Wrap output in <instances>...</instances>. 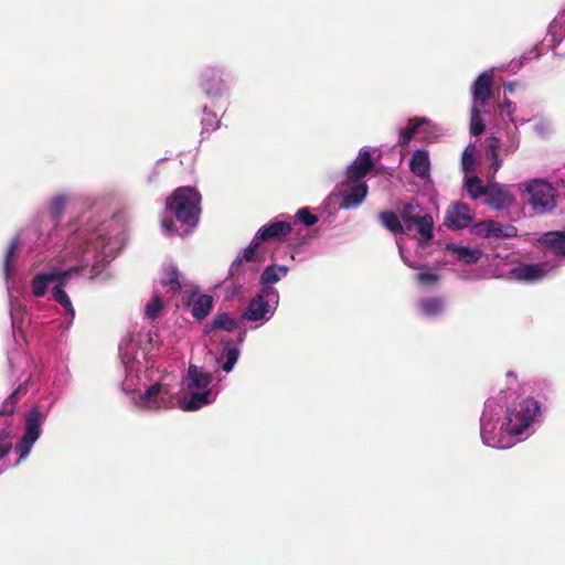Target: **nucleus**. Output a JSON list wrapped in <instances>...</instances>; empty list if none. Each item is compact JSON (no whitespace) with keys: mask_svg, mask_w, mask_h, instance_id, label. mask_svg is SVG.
<instances>
[{"mask_svg":"<svg viewBox=\"0 0 565 565\" xmlns=\"http://www.w3.org/2000/svg\"><path fill=\"white\" fill-rule=\"evenodd\" d=\"M120 244L117 237L108 236L105 224H82L68 235L56 258L32 276L31 296L41 298L52 287V298L63 307L72 321L75 309L65 291L68 281L89 265L95 269L108 263L120 248Z\"/></svg>","mask_w":565,"mask_h":565,"instance_id":"obj_1","label":"nucleus"},{"mask_svg":"<svg viewBox=\"0 0 565 565\" xmlns=\"http://www.w3.org/2000/svg\"><path fill=\"white\" fill-rule=\"evenodd\" d=\"M120 358L125 366L121 388L130 395L131 403L145 411L169 409L174 406L177 392L167 375H160L152 367L142 371L147 353L129 340L120 344Z\"/></svg>","mask_w":565,"mask_h":565,"instance_id":"obj_2","label":"nucleus"},{"mask_svg":"<svg viewBox=\"0 0 565 565\" xmlns=\"http://www.w3.org/2000/svg\"><path fill=\"white\" fill-rule=\"evenodd\" d=\"M201 195L190 186L177 189L168 199L161 218V227L167 236H183L199 222Z\"/></svg>","mask_w":565,"mask_h":565,"instance_id":"obj_3","label":"nucleus"},{"mask_svg":"<svg viewBox=\"0 0 565 565\" xmlns=\"http://www.w3.org/2000/svg\"><path fill=\"white\" fill-rule=\"evenodd\" d=\"M212 382L211 373L202 367L190 365L181 382L179 407L184 412H193L215 402L218 391Z\"/></svg>","mask_w":565,"mask_h":565,"instance_id":"obj_4","label":"nucleus"},{"mask_svg":"<svg viewBox=\"0 0 565 565\" xmlns=\"http://www.w3.org/2000/svg\"><path fill=\"white\" fill-rule=\"evenodd\" d=\"M525 121V119L511 118L510 124H504L487 137L486 152L490 160L491 178L501 169L504 158L519 150L521 145L519 127Z\"/></svg>","mask_w":565,"mask_h":565,"instance_id":"obj_5","label":"nucleus"},{"mask_svg":"<svg viewBox=\"0 0 565 565\" xmlns=\"http://www.w3.org/2000/svg\"><path fill=\"white\" fill-rule=\"evenodd\" d=\"M373 161L369 150H362L355 161L348 168V180L338 186L342 199L340 207L352 209L362 204L367 194V185L363 178L372 170Z\"/></svg>","mask_w":565,"mask_h":565,"instance_id":"obj_6","label":"nucleus"},{"mask_svg":"<svg viewBox=\"0 0 565 565\" xmlns=\"http://www.w3.org/2000/svg\"><path fill=\"white\" fill-rule=\"evenodd\" d=\"M540 415V405L532 397H521L507 409L504 429L514 445L529 438L534 433V425Z\"/></svg>","mask_w":565,"mask_h":565,"instance_id":"obj_7","label":"nucleus"},{"mask_svg":"<svg viewBox=\"0 0 565 565\" xmlns=\"http://www.w3.org/2000/svg\"><path fill=\"white\" fill-rule=\"evenodd\" d=\"M502 406L497 398H489L484 404V409L480 418V436L482 443L492 448L508 449L514 445V441L508 436L504 429V422L498 426Z\"/></svg>","mask_w":565,"mask_h":565,"instance_id":"obj_8","label":"nucleus"},{"mask_svg":"<svg viewBox=\"0 0 565 565\" xmlns=\"http://www.w3.org/2000/svg\"><path fill=\"white\" fill-rule=\"evenodd\" d=\"M493 70L482 72L472 84V106L470 116V132L479 136L484 131L486 124L482 115L492 96Z\"/></svg>","mask_w":565,"mask_h":565,"instance_id":"obj_9","label":"nucleus"},{"mask_svg":"<svg viewBox=\"0 0 565 565\" xmlns=\"http://www.w3.org/2000/svg\"><path fill=\"white\" fill-rule=\"evenodd\" d=\"M291 232L290 223L284 221H275L265 225L258 230L255 237L243 252L239 254L236 259L232 263L230 268V275L234 276L238 270L243 262H256L262 260L256 254V249L259 245L260 241L269 239V238H281Z\"/></svg>","mask_w":565,"mask_h":565,"instance_id":"obj_10","label":"nucleus"},{"mask_svg":"<svg viewBox=\"0 0 565 565\" xmlns=\"http://www.w3.org/2000/svg\"><path fill=\"white\" fill-rule=\"evenodd\" d=\"M278 302V291L270 286H266L263 288L260 294L252 298L245 311L243 312L242 318L248 321L257 322L258 324L256 327L262 326L269 321L274 316Z\"/></svg>","mask_w":565,"mask_h":565,"instance_id":"obj_11","label":"nucleus"},{"mask_svg":"<svg viewBox=\"0 0 565 565\" xmlns=\"http://www.w3.org/2000/svg\"><path fill=\"white\" fill-rule=\"evenodd\" d=\"M524 191L534 213L544 214L555 207V190L548 182L532 180L525 184Z\"/></svg>","mask_w":565,"mask_h":565,"instance_id":"obj_12","label":"nucleus"},{"mask_svg":"<svg viewBox=\"0 0 565 565\" xmlns=\"http://www.w3.org/2000/svg\"><path fill=\"white\" fill-rule=\"evenodd\" d=\"M558 267L559 262L556 259H547L536 264H521L510 270L509 277L512 280L532 284L544 279Z\"/></svg>","mask_w":565,"mask_h":565,"instance_id":"obj_13","label":"nucleus"},{"mask_svg":"<svg viewBox=\"0 0 565 565\" xmlns=\"http://www.w3.org/2000/svg\"><path fill=\"white\" fill-rule=\"evenodd\" d=\"M45 415L41 413L38 408H32L26 413L25 416V430L17 445L15 450L19 454L18 463L25 459L34 443L39 439L42 431V424L44 423Z\"/></svg>","mask_w":565,"mask_h":565,"instance_id":"obj_14","label":"nucleus"},{"mask_svg":"<svg viewBox=\"0 0 565 565\" xmlns=\"http://www.w3.org/2000/svg\"><path fill=\"white\" fill-rule=\"evenodd\" d=\"M402 220L405 231L416 230L423 242H429L433 238V217L429 214L422 215L417 206L406 205L402 211Z\"/></svg>","mask_w":565,"mask_h":565,"instance_id":"obj_15","label":"nucleus"},{"mask_svg":"<svg viewBox=\"0 0 565 565\" xmlns=\"http://www.w3.org/2000/svg\"><path fill=\"white\" fill-rule=\"evenodd\" d=\"M40 236L38 235V231L35 228H26L18 234V236L12 239L10 243L8 250L4 255L3 263V273L6 279L8 280L14 274V259L17 255V250L22 244H30V247L39 246L38 241Z\"/></svg>","mask_w":565,"mask_h":565,"instance_id":"obj_16","label":"nucleus"},{"mask_svg":"<svg viewBox=\"0 0 565 565\" xmlns=\"http://www.w3.org/2000/svg\"><path fill=\"white\" fill-rule=\"evenodd\" d=\"M487 204L495 210L507 209L514 202V196L508 185L492 183L488 185Z\"/></svg>","mask_w":565,"mask_h":565,"instance_id":"obj_17","label":"nucleus"},{"mask_svg":"<svg viewBox=\"0 0 565 565\" xmlns=\"http://www.w3.org/2000/svg\"><path fill=\"white\" fill-rule=\"evenodd\" d=\"M472 211L463 203H457L449 207L445 215L444 224L448 228L459 230L467 227L472 222Z\"/></svg>","mask_w":565,"mask_h":565,"instance_id":"obj_18","label":"nucleus"},{"mask_svg":"<svg viewBox=\"0 0 565 565\" xmlns=\"http://www.w3.org/2000/svg\"><path fill=\"white\" fill-rule=\"evenodd\" d=\"M431 128V122L426 118L411 119L408 127L399 132V143L405 147L416 136L423 140L429 139Z\"/></svg>","mask_w":565,"mask_h":565,"instance_id":"obj_19","label":"nucleus"},{"mask_svg":"<svg viewBox=\"0 0 565 565\" xmlns=\"http://www.w3.org/2000/svg\"><path fill=\"white\" fill-rule=\"evenodd\" d=\"M472 231L481 237H513L516 234L514 226H504L491 220L475 224Z\"/></svg>","mask_w":565,"mask_h":565,"instance_id":"obj_20","label":"nucleus"},{"mask_svg":"<svg viewBox=\"0 0 565 565\" xmlns=\"http://www.w3.org/2000/svg\"><path fill=\"white\" fill-rule=\"evenodd\" d=\"M541 245L546 249L545 254L555 255L553 259L561 263L559 257L565 256V232H548L540 238Z\"/></svg>","mask_w":565,"mask_h":565,"instance_id":"obj_21","label":"nucleus"},{"mask_svg":"<svg viewBox=\"0 0 565 565\" xmlns=\"http://www.w3.org/2000/svg\"><path fill=\"white\" fill-rule=\"evenodd\" d=\"M202 86L206 95L211 97L222 95L227 88L222 73L216 70H210L203 74Z\"/></svg>","mask_w":565,"mask_h":565,"instance_id":"obj_22","label":"nucleus"},{"mask_svg":"<svg viewBox=\"0 0 565 565\" xmlns=\"http://www.w3.org/2000/svg\"><path fill=\"white\" fill-rule=\"evenodd\" d=\"M411 171L420 179H426L430 173V159L426 150H416L409 161Z\"/></svg>","mask_w":565,"mask_h":565,"instance_id":"obj_23","label":"nucleus"},{"mask_svg":"<svg viewBox=\"0 0 565 565\" xmlns=\"http://www.w3.org/2000/svg\"><path fill=\"white\" fill-rule=\"evenodd\" d=\"M8 292L10 298V316L13 330H22L26 321L28 313L23 308L20 299L13 296L11 288L8 286Z\"/></svg>","mask_w":565,"mask_h":565,"instance_id":"obj_24","label":"nucleus"},{"mask_svg":"<svg viewBox=\"0 0 565 565\" xmlns=\"http://www.w3.org/2000/svg\"><path fill=\"white\" fill-rule=\"evenodd\" d=\"M160 285L170 294H175L182 287L181 275L173 265L164 267Z\"/></svg>","mask_w":565,"mask_h":565,"instance_id":"obj_25","label":"nucleus"},{"mask_svg":"<svg viewBox=\"0 0 565 565\" xmlns=\"http://www.w3.org/2000/svg\"><path fill=\"white\" fill-rule=\"evenodd\" d=\"M213 299L209 295L198 296L191 303V313L194 318L204 319L212 309Z\"/></svg>","mask_w":565,"mask_h":565,"instance_id":"obj_26","label":"nucleus"},{"mask_svg":"<svg viewBox=\"0 0 565 565\" xmlns=\"http://www.w3.org/2000/svg\"><path fill=\"white\" fill-rule=\"evenodd\" d=\"M449 250H451L452 255L458 259L466 264H472L480 259L481 252L477 248H470L466 246L450 245L448 246Z\"/></svg>","mask_w":565,"mask_h":565,"instance_id":"obj_27","label":"nucleus"},{"mask_svg":"<svg viewBox=\"0 0 565 565\" xmlns=\"http://www.w3.org/2000/svg\"><path fill=\"white\" fill-rule=\"evenodd\" d=\"M419 308L423 315L427 317H436L445 309V301L438 297L424 298L419 301Z\"/></svg>","mask_w":565,"mask_h":565,"instance_id":"obj_28","label":"nucleus"},{"mask_svg":"<svg viewBox=\"0 0 565 565\" xmlns=\"http://www.w3.org/2000/svg\"><path fill=\"white\" fill-rule=\"evenodd\" d=\"M288 273V267L284 265H273L264 269L260 281L263 285H271L279 281Z\"/></svg>","mask_w":565,"mask_h":565,"instance_id":"obj_29","label":"nucleus"},{"mask_svg":"<svg viewBox=\"0 0 565 565\" xmlns=\"http://www.w3.org/2000/svg\"><path fill=\"white\" fill-rule=\"evenodd\" d=\"M163 308L164 301L162 300L161 295L159 291H154L152 298L145 306V317L150 321H154L159 318Z\"/></svg>","mask_w":565,"mask_h":565,"instance_id":"obj_30","label":"nucleus"},{"mask_svg":"<svg viewBox=\"0 0 565 565\" xmlns=\"http://www.w3.org/2000/svg\"><path fill=\"white\" fill-rule=\"evenodd\" d=\"M465 188L472 199L487 195L488 186H484L477 175H466Z\"/></svg>","mask_w":565,"mask_h":565,"instance_id":"obj_31","label":"nucleus"},{"mask_svg":"<svg viewBox=\"0 0 565 565\" xmlns=\"http://www.w3.org/2000/svg\"><path fill=\"white\" fill-rule=\"evenodd\" d=\"M477 152V147L472 143L468 145L462 152L461 167L466 175L476 170Z\"/></svg>","mask_w":565,"mask_h":565,"instance_id":"obj_32","label":"nucleus"},{"mask_svg":"<svg viewBox=\"0 0 565 565\" xmlns=\"http://www.w3.org/2000/svg\"><path fill=\"white\" fill-rule=\"evenodd\" d=\"M237 327H238L237 320L235 318H233L232 316H230L228 313L224 312V313L217 315L214 318L213 323L210 327H207L206 330L210 331L212 329H223L225 331H233Z\"/></svg>","mask_w":565,"mask_h":565,"instance_id":"obj_33","label":"nucleus"},{"mask_svg":"<svg viewBox=\"0 0 565 565\" xmlns=\"http://www.w3.org/2000/svg\"><path fill=\"white\" fill-rule=\"evenodd\" d=\"M239 351L235 347H226L222 354V369L225 372H231L238 360Z\"/></svg>","mask_w":565,"mask_h":565,"instance_id":"obj_34","label":"nucleus"},{"mask_svg":"<svg viewBox=\"0 0 565 565\" xmlns=\"http://www.w3.org/2000/svg\"><path fill=\"white\" fill-rule=\"evenodd\" d=\"M382 224L390 231L397 233L405 230V226L401 224L397 215L393 212H384L381 214Z\"/></svg>","mask_w":565,"mask_h":565,"instance_id":"obj_35","label":"nucleus"},{"mask_svg":"<svg viewBox=\"0 0 565 565\" xmlns=\"http://www.w3.org/2000/svg\"><path fill=\"white\" fill-rule=\"evenodd\" d=\"M67 201H68L67 196L63 195V194L56 195L52 199L51 204H50V212L53 217H56L57 215H60L63 212V210L65 209V206L67 204Z\"/></svg>","mask_w":565,"mask_h":565,"instance_id":"obj_36","label":"nucleus"},{"mask_svg":"<svg viewBox=\"0 0 565 565\" xmlns=\"http://www.w3.org/2000/svg\"><path fill=\"white\" fill-rule=\"evenodd\" d=\"M297 220L306 226H311L318 222V217L310 213L309 209L302 207L296 213Z\"/></svg>","mask_w":565,"mask_h":565,"instance_id":"obj_37","label":"nucleus"},{"mask_svg":"<svg viewBox=\"0 0 565 565\" xmlns=\"http://www.w3.org/2000/svg\"><path fill=\"white\" fill-rule=\"evenodd\" d=\"M548 46L554 55L565 57V38H550Z\"/></svg>","mask_w":565,"mask_h":565,"instance_id":"obj_38","label":"nucleus"},{"mask_svg":"<svg viewBox=\"0 0 565 565\" xmlns=\"http://www.w3.org/2000/svg\"><path fill=\"white\" fill-rule=\"evenodd\" d=\"M499 108H500V111H501L502 115L509 116V121L511 120V118H515L513 115L516 111V106L511 100L503 99L499 104Z\"/></svg>","mask_w":565,"mask_h":565,"instance_id":"obj_39","label":"nucleus"},{"mask_svg":"<svg viewBox=\"0 0 565 565\" xmlns=\"http://www.w3.org/2000/svg\"><path fill=\"white\" fill-rule=\"evenodd\" d=\"M417 280L423 285H434L438 280V275L433 270H426L417 275Z\"/></svg>","mask_w":565,"mask_h":565,"instance_id":"obj_40","label":"nucleus"},{"mask_svg":"<svg viewBox=\"0 0 565 565\" xmlns=\"http://www.w3.org/2000/svg\"><path fill=\"white\" fill-rule=\"evenodd\" d=\"M565 24V9L562 10L551 22L548 33L554 35L557 32V28Z\"/></svg>","mask_w":565,"mask_h":565,"instance_id":"obj_41","label":"nucleus"},{"mask_svg":"<svg viewBox=\"0 0 565 565\" xmlns=\"http://www.w3.org/2000/svg\"><path fill=\"white\" fill-rule=\"evenodd\" d=\"M203 129L205 130H214L218 126V120L214 114H206L202 119Z\"/></svg>","mask_w":565,"mask_h":565,"instance_id":"obj_42","label":"nucleus"},{"mask_svg":"<svg viewBox=\"0 0 565 565\" xmlns=\"http://www.w3.org/2000/svg\"><path fill=\"white\" fill-rule=\"evenodd\" d=\"M397 246H398L399 255H401V258L403 259V262H404L407 266H409V267H412V268H416V266H415L413 263H411V262L408 260V258L406 257V255H405V249H404V243H403L401 239H399V241H397Z\"/></svg>","mask_w":565,"mask_h":565,"instance_id":"obj_43","label":"nucleus"},{"mask_svg":"<svg viewBox=\"0 0 565 565\" xmlns=\"http://www.w3.org/2000/svg\"><path fill=\"white\" fill-rule=\"evenodd\" d=\"M11 450V444L4 440H0V459L9 454Z\"/></svg>","mask_w":565,"mask_h":565,"instance_id":"obj_44","label":"nucleus"},{"mask_svg":"<svg viewBox=\"0 0 565 565\" xmlns=\"http://www.w3.org/2000/svg\"><path fill=\"white\" fill-rule=\"evenodd\" d=\"M515 83L513 82H510L505 85V89L509 92V93H513L514 88H515Z\"/></svg>","mask_w":565,"mask_h":565,"instance_id":"obj_45","label":"nucleus"}]
</instances>
